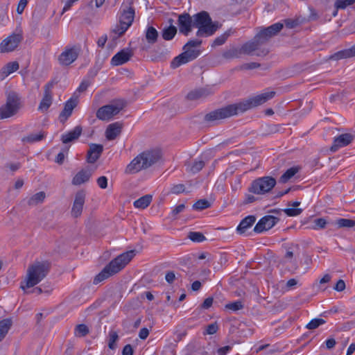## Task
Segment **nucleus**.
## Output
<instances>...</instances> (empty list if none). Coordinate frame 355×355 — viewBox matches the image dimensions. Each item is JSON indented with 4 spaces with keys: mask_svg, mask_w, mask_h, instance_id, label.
<instances>
[{
    "mask_svg": "<svg viewBox=\"0 0 355 355\" xmlns=\"http://www.w3.org/2000/svg\"><path fill=\"white\" fill-rule=\"evenodd\" d=\"M133 52L130 49H123L115 54L112 60L111 64L113 66H119L123 64L130 60V59L132 57Z\"/></svg>",
    "mask_w": 355,
    "mask_h": 355,
    "instance_id": "4468645a",
    "label": "nucleus"
},
{
    "mask_svg": "<svg viewBox=\"0 0 355 355\" xmlns=\"http://www.w3.org/2000/svg\"><path fill=\"white\" fill-rule=\"evenodd\" d=\"M176 279L174 271L168 270L166 272L165 275V280L169 284H172Z\"/></svg>",
    "mask_w": 355,
    "mask_h": 355,
    "instance_id": "4d7b16f0",
    "label": "nucleus"
},
{
    "mask_svg": "<svg viewBox=\"0 0 355 355\" xmlns=\"http://www.w3.org/2000/svg\"><path fill=\"white\" fill-rule=\"evenodd\" d=\"M151 200L152 196L150 195H146L135 200L134 202V206L136 208L145 209L150 205Z\"/></svg>",
    "mask_w": 355,
    "mask_h": 355,
    "instance_id": "473e14b6",
    "label": "nucleus"
},
{
    "mask_svg": "<svg viewBox=\"0 0 355 355\" xmlns=\"http://www.w3.org/2000/svg\"><path fill=\"white\" fill-rule=\"evenodd\" d=\"M241 54L240 49H233L231 50H229L227 51H225L223 53V57L227 59H230L233 58H239L240 55Z\"/></svg>",
    "mask_w": 355,
    "mask_h": 355,
    "instance_id": "de8ad7c7",
    "label": "nucleus"
},
{
    "mask_svg": "<svg viewBox=\"0 0 355 355\" xmlns=\"http://www.w3.org/2000/svg\"><path fill=\"white\" fill-rule=\"evenodd\" d=\"M135 254V250H130L116 257L94 277V284H98L119 272L132 260Z\"/></svg>",
    "mask_w": 355,
    "mask_h": 355,
    "instance_id": "f03ea898",
    "label": "nucleus"
},
{
    "mask_svg": "<svg viewBox=\"0 0 355 355\" xmlns=\"http://www.w3.org/2000/svg\"><path fill=\"white\" fill-rule=\"evenodd\" d=\"M135 17V10L130 7L127 10H124L119 18V22L125 26L126 28H129L134 20Z\"/></svg>",
    "mask_w": 355,
    "mask_h": 355,
    "instance_id": "5701e85b",
    "label": "nucleus"
},
{
    "mask_svg": "<svg viewBox=\"0 0 355 355\" xmlns=\"http://www.w3.org/2000/svg\"><path fill=\"white\" fill-rule=\"evenodd\" d=\"M53 81L48 83L44 86V96L40 103L38 110L42 112L46 111L52 103L51 88L54 85Z\"/></svg>",
    "mask_w": 355,
    "mask_h": 355,
    "instance_id": "2eb2a0df",
    "label": "nucleus"
},
{
    "mask_svg": "<svg viewBox=\"0 0 355 355\" xmlns=\"http://www.w3.org/2000/svg\"><path fill=\"white\" fill-rule=\"evenodd\" d=\"M275 91H270L249 98L237 103L228 105L215 110L204 116V121L209 124H216L220 120L243 113L251 108L261 105L275 96Z\"/></svg>",
    "mask_w": 355,
    "mask_h": 355,
    "instance_id": "f257e3e1",
    "label": "nucleus"
},
{
    "mask_svg": "<svg viewBox=\"0 0 355 355\" xmlns=\"http://www.w3.org/2000/svg\"><path fill=\"white\" fill-rule=\"evenodd\" d=\"M187 237L193 242L200 243L206 240V237L199 232H189Z\"/></svg>",
    "mask_w": 355,
    "mask_h": 355,
    "instance_id": "58836bf2",
    "label": "nucleus"
},
{
    "mask_svg": "<svg viewBox=\"0 0 355 355\" xmlns=\"http://www.w3.org/2000/svg\"><path fill=\"white\" fill-rule=\"evenodd\" d=\"M133 348L131 345L128 344L124 346L122 350V355H133Z\"/></svg>",
    "mask_w": 355,
    "mask_h": 355,
    "instance_id": "e2e57ef3",
    "label": "nucleus"
},
{
    "mask_svg": "<svg viewBox=\"0 0 355 355\" xmlns=\"http://www.w3.org/2000/svg\"><path fill=\"white\" fill-rule=\"evenodd\" d=\"M355 0H336L335 7L337 10L345 9L347 6L353 4Z\"/></svg>",
    "mask_w": 355,
    "mask_h": 355,
    "instance_id": "a18cd8bd",
    "label": "nucleus"
},
{
    "mask_svg": "<svg viewBox=\"0 0 355 355\" xmlns=\"http://www.w3.org/2000/svg\"><path fill=\"white\" fill-rule=\"evenodd\" d=\"M334 288L337 291H343L345 288V283L343 279H339Z\"/></svg>",
    "mask_w": 355,
    "mask_h": 355,
    "instance_id": "0e129e2a",
    "label": "nucleus"
},
{
    "mask_svg": "<svg viewBox=\"0 0 355 355\" xmlns=\"http://www.w3.org/2000/svg\"><path fill=\"white\" fill-rule=\"evenodd\" d=\"M193 20L191 15L184 12L178 16V26L179 27V32L185 36L189 35V33L192 31Z\"/></svg>",
    "mask_w": 355,
    "mask_h": 355,
    "instance_id": "9b49d317",
    "label": "nucleus"
},
{
    "mask_svg": "<svg viewBox=\"0 0 355 355\" xmlns=\"http://www.w3.org/2000/svg\"><path fill=\"white\" fill-rule=\"evenodd\" d=\"M193 27L198 30L196 35L198 37L212 35L219 28L218 22H212L211 18L206 11H201L193 16Z\"/></svg>",
    "mask_w": 355,
    "mask_h": 355,
    "instance_id": "39448f33",
    "label": "nucleus"
},
{
    "mask_svg": "<svg viewBox=\"0 0 355 355\" xmlns=\"http://www.w3.org/2000/svg\"><path fill=\"white\" fill-rule=\"evenodd\" d=\"M210 94V91L206 88H198L188 93L187 98L190 101H195L207 97Z\"/></svg>",
    "mask_w": 355,
    "mask_h": 355,
    "instance_id": "a878e982",
    "label": "nucleus"
},
{
    "mask_svg": "<svg viewBox=\"0 0 355 355\" xmlns=\"http://www.w3.org/2000/svg\"><path fill=\"white\" fill-rule=\"evenodd\" d=\"M185 208L184 204H180L178 205L173 211H172V215L173 216H177L178 214L182 212Z\"/></svg>",
    "mask_w": 355,
    "mask_h": 355,
    "instance_id": "338daca9",
    "label": "nucleus"
},
{
    "mask_svg": "<svg viewBox=\"0 0 355 355\" xmlns=\"http://www.w3.org/2000/svg\"><path fill=\"white\" fill-rule=\"evenodd\" d=\"M119 340V336L116 331H110L109 333V343L108 347L111 349L116 348V342Z\"/></svg>",
    "mask_w": 355,
    "mask_h": 355,
    "instance_id": "79ce46f5",
    "label": "nucleus"
},
{
    "mask_svg": "<svg viewBox=\"0 0 355 355\" xmlns=\"http://www.w3.org/2000/svg\"><path fill=\"white\" fill-rule=\"evenodd\" d=\"M336 225L338 227H353L355 226V220L349 218H340L336 220Z\"/></svg>",
    "mask_w": 355,
    "mask_h": 355,
    "instance_id": "4c0bfd02",
    "label": "nucleus"
},
{
    "mask_svg": "<svg viewBox=\"0 0 355 355\" xmlns=\"http://www.w3.org/2000/svg\"><path fill=\"white\" fill-rule=\"evenodd\" d=\"M27 3H28L27 0H20L19 1L17 8V12L18 14H21L24 12V8H26Z\"/></svg>",
    "mask_w": 355,
    "mask_h": 355,
    "instance_id": "680f3d73",
    "label": "nucleus"
},
{
    "mask_svg": "<svg viewBox=\"0 0 355 355\" xmlns=\"http://www.w3.org/2000/svg\"><path fill=\"white\" fill-rule=\"evenodd\" d=\"M184 190H185L184 185L183 184H178L174 185L171 188V191L173 193L179 194V193L184 192Z\"/></svg>",
    "mask_w": 355,
    "mask_h": 355,
    "instance_id": "13d9d810",
    "label": "nucleus"
},
{
    "mask_svg": "<svg viewBox=\"0 0 355 355\" xmlns=\"http://www.w3.org/2000/svg\"><path fill=\"white\" fill-rule=\"evenodd\" d=\"M276 184V180L270 176L259 178L254 180L249 191L255 194L261 195L269 192Z\"/></svg>",
    "mask_w": 355,
    "mask_h": 355,
    "instance_id": "6e6552de",
    "label": "nucleus"
},
{
    "mask_svg": "<svg viewBox=\"0 0 355 355\" xmlns=\"http://www.w3.org/2000/svg\"><path fill=\"white\" fill-rule=\"evenodd\" d=\"M49 269L50 263L48 261H35L29 266L24 280L25 284L21 282L20 288L25 291L37 285L47 275Z\"/></svg>",
    "mask_w": 355,
    "mask_h": 355,
    "instance_id": "20e7f679",
    "label": "nucleus"
},
{
    "mask_svg": "<svg viewBox=\"0 0 355 355\" xmlns=\"http://www.w3.org/2000/svg\"><path fill=\"white\" fill-rule=\"evenodd\" d=\"M263 219L266 223L268 230L272 228L279 221V218L270 215L263 216Z\"/></svg>",
    "mask_w": 355,
    "mask_h": 355,
    "instance_id": "c03bdc74",
    "label": "nucleus"
},
{
    "mask_svg": "<svg viewBox=\"0 0 355 355\" xmlns=\"http://www.w3.org/2000/svg\"><path fill=\"white\" fill-rule=\"evenodd\" d=\"M159 34L157 31L153 26H148L146 31L145 37L148 43L153 44L157 41Z\"/></svg>",
    "mask_w": 355,
    "mask_h": 355,
    "instance_id": "2f4dec72",
    "label": "nucleus"
},
{
    "mask_svg": "<svg viewBox=\"0 0 355 355\" xmlns=\"http://www.w3.org/2000/svg\"><path fill=\"white\" fill-rule=\"evenodd\" d=\"M299 250V245H295L289 248L285 254V259L291 260L293 258L295 254H297Z\"/></svg>",
    "mask_w": 355,
    "mask_h": 355,
    "instance_id": "49530a36",
    "label": "nucleus"
},
{
    "mask_svg": "<svg viewBox=\"0 0 355 355\" xmlns=\"http://www.w3.org/2000/svg\"><path fill=\"white\" fill-rule=\"evenodd\" d=\"M354 138L355 136L349 133L342 134L335 137L334 144L330 148L331 151L336 152L339 148L347 146Z\"/></svg>",
    "mask_w": 355,
    "mask_h": 355,
    "instance_id": "f3484780",
    "label": "nucleus"
},
{
    "mask_svg": "<svg viewBox=\"0 0 355 355\" xmlns=\"http://www.w3.org/2000/svg\"><path fill=\"white\" fill-rule=\"evenodd\" d=\"M122 124L115 122L110 124L105 130V137L108 140H114L121 132Z\"/></svg>",
    "mask_w": 355,
    "mask_h": 355,
    "instance_id": "412c9836",
    "label": "nucleus"
},
{
    "mask_svg": "<svg viewBox=\"0 0 355 355\" xmlns=\"http://www.w3.org/2000/svg\"><path fill=\"white\" fill-rule=\"evenodd\" d=\"M298 171L297 168L292 167L288 168L281 177L280 182L282 183L286 182L292 177H293Z\"/></svg>",
    "mask_w": 355,
    "mask_h": 355,
    "instance_id": "e433bc0d",
    "label": "nucleus"
},
{
    "mask_svg": "<svg viewBox=\"0 0 355 355\" xmlns=\"http://www.w3.org/2000/svg\"><path fill=\"white\" fill-rule=\"evenodd\" d=\"M326 321L322 318H314L311 320L306 325V328L309 330H313L317 329L322 324H324Z\"/></svg>",
    "mask_w": 355,
    "mask_h": 355,
    "instance_id": "a19ab883",
    "label": "nucleus"
},
{
    "mask_svg": "<svg viewBox=\"0 0 355 355\" xmlns=\"http://www.w3.org/2000/svg\"><path fill=\"white\" fill-rule=\"evenodd\" d=\"M173 21V20L170 19L168 22L171 24V26L164 28L162 31V37L164 40H171L177 33V28L172 25Z\"/></svg>",
    "mask_w": 355,
    "mask_h": 355,
    "instance_id": "cd10ccee",
    "label": "nucleus"
},
{
    "mask_svg": "<svg viewBox=\"0 0 355 355\" xmlns=\"http://www.w3.org/2000/svg\"><path fill=\"white\" fill-rule=\"evenodd\" d=\"M12 325L11 318H6L0 321V341H1Z\"/></svg>",
    "mask_w": 355,
    "mask_h": 355,
    "instance_id": "7c9ffc66",
    "label": "nucleus"
},
{
    "mask_svg": "<svg viewBox=\"0 0 355 355\" xmlns=\"http://www.w3.org/2000/svg\"><path fill=\"white\" fill-rule=\"evenodd\" d=\"M21 108L20 98L15 92L7 94L6 103L0 107V119H7L16 114Z\"/></svg>",
    "mask_w": 355,
    "mask_h": 355,
    "instance_id": "423d86ee",
    "label": "nucleus"
},
{
    "mask_svg": "<svg viewBox=\"0 0 355 355\" xmlns=\"http://www.w3.org/2000/svg\"><path fill=\"white\" fill-rule=\"evenodd\" d=\"M187 53H182L179 55L176 56L171 62V67L173 69H175L181 66L182 64H186L190 61H192L191 59L188 58L187 56Z\"/></svg>",
    "mask_w": 355,
    "mask_h": 355,
    "instance_id": "c756f323",
    "label": "nucleus"
},
{
    "mask_svg": "<svg viewBox=\"0 0 355 355\" xmlns=\"http://www.w3.org/2000/svg\"><path fill=\"white\" fill-rule=\"evenodd\" d=\"M284 28V24L281 22L275 23L268 27L260 30L256 35L257 40L260 41L262 44L266 43L270 38L277 35Z\"/></svg>",
    "mask_w": 355,
    "mask_h": 355,
    "instance_id": "1a4fd4ad",
    "label": "nucleus"
},
{
    "mask_svg": "<svg viewBox=\"0 0 355 355\" xmlns=\"http://www.w3.org/2000/svg\"><path fill=\"white\" fill-rule=\"evenodd\" d=\"M265 230H268V229L266 227V223L262 218L255 225L254 231L257 233H261Z\"/></svg>",
    "mask_w": 355,
    "mask_h": 355,
    "instance_id": "603ef678",
    "label": "nucleus"
},
{
    "mask_svg": "<svg viewBox=\"0 0 355 355\" xmlns=\"http://www.w3.org/2000/svg\"><path fill=\"white\" fill-rule=\"evenodd\" d=\"M313 223L314 229H322L325 227L327 221L325 219L320 218L315 219Z\"/></svg>",
    "mask_w": 355,
    "mask_h": 355,
    "instance_id": "6e6d98bb",
    "label": "nucleus"
},
{
    "mask_svg": "<svg viewBox=\"0 0 355 355\" xmlns=\"http://www.w3.org/2000/svg\"><path fill=\"white\" fill-rule=\"evenodd\" d=\"M5 67V69H6L9 73H12L15 71H16L19 66V63L16 61L15 62H8L6 66H4Z\"/></svg>",
    "mask_w": 355,
    "mask_h": 355,
    "instance_id": "3c124183",
    "label": "nucleus"
},
{
    "mask_svg": "<svg viewBox=\"0 0 355 355\" xmlns=\"http://www.w3.org/2000/svg\"><path fill=\"white\" fill-rule=\"evenodd\" d=\"M103 151V146L97 144H90L87 153V162L89 164L95 163L101 157Z\"/></svg>",
    "mask_w": 355,
    "mask_h": 355,
    "instance_id": "dca6fc26",
    "label": "nucleus"
},
{
    "mask_svg": "<svg viewBox=\"0 0 355 355\" xmlns=\"http://www.w3.org/2000/svg\"><path fill=\"white\" fill-rule=\"evenodd\" d=\"M261 66V64L258 62H249V63H245L242 64L240 67V69L242 70H251L256 68H259Z\"/></svg>",
    "mask_w": 355,
    "mask_h": 355,
    "instance_id": "864d4df0",
    "label": "nucleus"
},
{
    "mask_svg": "<svg viewBox=\"0 0 355 355\" xmlns=\"http://www.w3.org/2000/svg\"><path fill=\"white\" fill-rule=\"evenodd\" d=\"M211 206L210 202L205 199H200L198 200L193 205V209L196 210H202L207 209Z\"/></svg>",
    "mask_w": 355,
    "mask_h": 355,
    "instance_id": "37998d69",
    "label": "nucleus"
},
{
    "mask_svg": "<svg viewBox=\"0 0 355 355\" xmlns=\"http://www.w3.org/2000/svg\"><path fill=\"white\" fill-rule=\"evenodd\" d=\"M89 332V328L84 324H78L75 328V336L78 337H84Z\"/></svg>",
    "mask_w": 355,
    "mask_h": 355,
    "instance_id": "ea45409f",
    "label": "nucleus"
},
{
    "mask_svg": "<svg viewBox=\"0 0 355 355\" xmlns=\"http://www.w3.org/2000/svg\"><path fill=\"white\" fill-rule=\"evenodd\" d=\"M46 198V193L44 191H40L26 200V202L28 205L31 207L36 206L39 204H41L44 202Z\"/></svg>",
    "mask_w": 355,
    "mask_h": 355,
    "instance_id": "c85d7f7f",
    "label": "nucleus"
},
{
    "mask_svg": "<svg viewBox=\"0 0 355 355\" xmlns=\"http://www.w3.org/2000/svg\"><path fill=\"white\" fill-rule=\"evenodd\" d=\"M225 307L228 309L236 311L242 309L243 308V304L241 301H236L226 304Z\"/></svg>",
    "mask_w": 355,
    "mask_h": 355,
    "instance_id": "8fccbe9b",
    "label": "nucleus"
},
{
    "mask_svg": "<svg viewBox=\"0 0 355 355\" xmlns=\"http://www.w3.org/2000/svg\"><path fill=\"white\" fill-rule=\"evenodd\" d=\"M218 327L216 322L209 324L207 327V334H214L218 331Z\"/></svg>",
    "mask_w": 355,
    "mask_h": 355,
    "instance_id": "bf43d9fd",
    "label": "nucleus"
},
{
    "mask_svg": "<svg viewBox=\"0 0 355 355\" xmlns=\"http://www.w3.org/2000/svg\"><path fill=\"white\" fill-rule=\"evenodd\" d=\"M97 184L101 189H105L107 187V178L105 176H101L97 179Z\"/></svg>",
    "mask_w": 355,
    "mask_h": 355,
    "instance_id": "052dcab7",
    "label": "nucleus"
},
{
    "mask_svg": "<svg viewBox=\"0 0 355 355\" xmlns=\"http://www.w3.org/2000/svg\"><path fill=\"white\" fill-rule=\"evenodd\" d=\"M23 39L21 34H12L4 39L0 44V52L8 53L14 51Z\"/></svg>",
    "mask_w": 355,
    "mask_h": 355,
    "instance_id": "9d476101",
    "label": "nucleus"
},
{
    "mask_svg": "<svg viewBox=\"0 0 355 355\" xmlns=\"http://www.w3.org/2000/svg\"><path fill=\"white\" fill-rule=\"evenodd\" d=\"M212 304H213V298L207 297L204 300L203 303L201 305V307L202 309H207L211 306Z\"/></svg>",
    "mask_w": 355,
    "mask_h": 355,
    "instance_id": "69168bd1",
    "label": "nucleus"
},
{
    "mask_svg": "<svg viewBox=\"0 0 355 355\" xmlns=\"http://www.w3.org/2000/svg\"><path fill=\"white\" fill-rule=\"evenodd\" d=\"M202 44L201 40H189L183 47L184 52L187 53V56L188 58L193 60L196 59L200 54V51L198 50L193 49L194 47L200 46Z\"/></svg>",
    "mask_w": 355,
    "mask_h": 355,
    "instance_id": "6ab92c4d",
    "label": "nucleus"
},
{
    "mask_svg": "<svg viewBox=\"0 0 355 355\" xmlns=\"http://www.w3.org/2000/svg\"><path fill=\"white\" fill-rule=\"evenodd\" d=\"M78 103V98L72 97L64 103V109L59 116L60 122L64 123L67 120L71 115L73 110L77 106Z\"/></svg>",
    "mask_w": 355,
    "mask_h": 355,
    "instance_id": "a211bd4d",
    "label": "nucleus"
},
{
    "mask_svg": "<svg viewBox=\"0 0 355 355\" xmlns=\"http://www.w3.org/2000/svg\"><path fill=\"white\" fill-rule=\"evenodd\" d=\"M82 133V127L80 125H77L74 128L73 130L69 131V132L64 134L61 137V141L63 144H68L72 142L79 138Z\"/></svg>",
    "mask_w": 355,
    "mask_h": 355,
    "instance_id": "4be33fe9",
    "label": "nucleus"
},
{
    "mask_svg": "<svg viewBox=\"0 0 355 355\" xmlns=\"http://www.w3.org/2000/svg\"><path fill=\"white\" fill-rule=\"evenodd\" d=\"M256 221L254 216H248L243 218L236 228V231L239 234H243L250 228Z\"/></svg>",
    "mask_w": 355,
    "mask_h": 355,
    "instance_id": "bb28decb",
    "label": "nucleus"
},
{
    "mask_svg": "<svg viewBox=\"0 0 355 355\" xmlns=\"http://www.w3.org/2000/svg\"><path fill=\"white\" fill-rule=\"evenodd\" d=\"M261 45H262V43L257 40V36L255 35L252 41L245 43L240 49V51L241 53L250 55L258 49Z\"/></svg>",
    "mask_w": 355,
    "mask_h": 355,
    "instance_id": "b1692460",
    "label": "nucleus"
},
{
    "mask_svg": "<svg viewBox=\"0 0 355 355\" xmlns=\"http://www.w3.org/2000/svg\"><path fill=\"white\" fill-rule=\"evenodd\" d=\"M355 56V44L349 49L339 51L334 54L331 55L329 58L330 60H339L341 59H345L352 58Z\"/></svg>",
    "mask_w": 355,
    "mask_h": 355,
    "instance_id": "393cba45",
    "label": "nucleus"
},
{
    "mask_svg": "<svg viewBox=\"0 0 355 355\" xmlns=\"http://www.w3.org/2000/svg\"><path fill=\"white\" fill-rule=\"evenodd\" d=\"M78 53L75 48L66 49L58 57V62L62 66H68L78 58Z\"/></svg>",
    "mask_w": 355,
    "mask_h": 355,
    "instance_id": "ddd939ff",
    "label": "nucleus"
},
{
    "mask_svg": "<svg viewBox=\"0 0 355 355\" xmlns=\"http://www.w3.org/2000/svg\"><path fill=\"white\" fill-rule=\"evenodd\" d=\"M161 158V153L157 150H146L135 157L126 166V174H135L146 169L157 163Z\"/></svg>",
    "mask_w": 355,
    "mask_h": 355,
    "instance_id": "7ed1b4c3",
    "label": "nucleus"
},
{
    "mask_svg": "<svg viewBox=\"0 0 355 355\" xmlns=\"http://www.w3.org/2000/svg\"><path fill=\"white\" fill-rule=\"evenodd\" d=\"M205 166V162L203 160L195 161L191 166L189 171L193 173L199 172Z\"/></svg>",
    "mask_w": 355,
    "mask_h": 355,
    "instance_id": "09e8293b",
    "label": "nucleus"
},
{
    "mask_svg": "<svg viewBox=\"0 0 355 355\" xmlns=\"http://www.w3.org/2000/svg\"><path fill=\"white\" fill-rule=\"evenodd\" d=\"M92 175V171L89 167L81 169L73 178L71 183L73 185H80L88 182Z\"/></svg>",
    "mask_w": 355,
    "mask_h": 355,
    "instance_id": "aec40b11",
    "label": "nucleus"
},
{
    "mask_svg": "<svg viewBox=\"0 0 355 355\" xmlns=\"http://www.w3.org/2000/svg\"><path fill=\"white\" fill-rule=\"evenodd\" d=\"M149 335V330L147 328H142L140 329L139 333V337L142 339L145 340L147 338V337Z\"/></svg>",
    "mask_w": 355,
    "mask_h": 355,
    "instance_id": "774afa93",
    "label": "nucleus"
},
{
    "mask_svg": "<svg viewBox=\"0 0 355 355\" xmlns=\"http://www.w3.org/2000/svg\"><path fill=\"white\" fill-rule=\"evenodd\" d=\"M284 211L288 216H295L300 215L302 213V209H299V208H297V209H295V208H288V209H285L284 210Z\"/></svg>",
    "mask_w": 355,
    "mask_h": 355,
    "instance_id": "5fc2aeb1",
    "label": "nucleus"
},
{
    "mask_svg": "<svg viewBox=\"0 0 355 355\" xmlns=\"http://www.w3.org/2000/svg\"><path fill=\"white\" fill-rule=\"evenodd\" d=\"M44 132H40L39 133H31L29 135L24 137L22 141L24 142L34 143L42 140L45 137Z\"/></svg>",
    "mask_w": 355,
    "mask_h": 355,
    "instance_id": "f704fd0d",
    "label": "nucleus"
},
{
    "mask_svg": "<svg viewBox=\"0 0 355 355\" xmlns=\"http://www.w3.org/2000/svg\"><path fill=\"white\" fill-rule=\"evenodd\" d=\"M128 28H126L125 26H123L119 22V24L112 30L110 37L113 40H116L119 37L123 35Z\"/></svg>",
    "mask_w": 355,
    "mask_h": 355,
    "instance_id": "72a5a7b5",
    "label": "nucleus"
},
{
    "mask_svg": "<svg viewBox=\"0 0 355 355\" xmlns=\"http://www.w3.org/2000/svg\"><path fill=\"white\" fill-rule=\"evenodd\" d=\"M232 33V30L230 29V30L227 31L226 32H225L223 35L216 37L214 40L212 46H220V45L223 44L225 42V41L227 40V39L230 36Z\"/></svg>",
    "mask_w": 355,
    "mask_h": 355,
    "instance_id": "c9c22d12",
    "label": "nucleus"
},
{
    "mask_svg": "<svg viewBox=\"0 0 355 355\" xmlns=\"http://www.w3.org/2000/svg\"><path fill=\"white\" fill-rule=\"evenodd\" d=\"M125 106V101L122 99L114 100L111 104L101 107L96 112V117L102 121H110L120 112Z\"/></svg>",
    "mask_w": 355,
    "mask_h": 355,
    "instance_id": "0eeeda50",
    "label": "nucleus"
},
{
    "mask_svg": "<svg viewBox=\"0 0 355 355\" xmlns=\"http://www.w3.org/2000/svg\"><path fill=\"white\" fill-rule=\"evenodd\" d=\"M86 193L83 190L78 191L75 195V199L71 208V215L78 218L82 214L85 201Z\"/></svg>",
    "mask_w": 355,
    "mask_h": 355,
    "instance_id": "f8f14e48",
    "label": "nucleus"
}]
</instances>
